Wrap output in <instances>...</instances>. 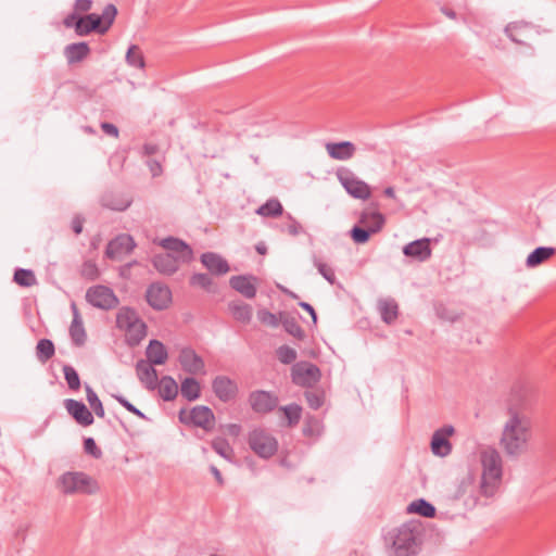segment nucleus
Masks as SVG:
<instances>
[{
    "label": "nucleus",
    "mask_w": 556,
    "mask_h": 556,
    "mask_svg": "<svg viewBox=\"0 0 556 556\" xmlns=\"http://www.w3.org/2000/svg\"><path fill=\"white\" fill-rule=\"evenodd\" d=\"M531 438V420L523 414L509 409V418L505 422L501 444L509 455H518L527 448Z\"/></svg>",
    "instance_id": "obj_1"
},
{
    "label": "nucleus",
    "mask_w": 556,
    "mask_h": 556,
    "mask_svg": "<svg viewBox=\"0 0 556 556\" xmlns=\"http://www.w3.org/2000/svg\"><path fill=\"white\" fill-rule=\"evenodd\" d=\"M480 462L482 465L480 490L484 496L491 497L497 492L502 482V457L495 448L488 447L481 451Z\"/></svg>",
    "instance_id": "obj_2"
},
{
    "label": "nucleus",
    "mask_w": 556,
    "mask_h": 556,
    "mask_svg": "<svg viewBox=\"0 0 556 556\" xmlns=\"http://www.w3.org/2000/svg\"><path fill=\"white\" fill-rule=\"evenodd\" d=\"M419 536V526L407 522L389 531L384 540L394 556H413L417 553Z\"/></svg>",
    "instance_id": "obj_3"
},
{
    "label": "nucleus",
    "mask_w": 556,
    "mask_h": 556,
    "mask_svg": "<svg viewBox=\"0 0 556 556\" xmlns=\"http://www.w3.org/2000/svg\"><path fill=\"white\" fill-rule=\"evenodd\" d=\"M58 485L66 495H92L100 491L98 481L83 471H66L60 476Z\"/></svg>",
    "instance_id": "obj_4"
},
{
    "label": "nucleus",
    "mask_w": 556,
    "mask_h": 556,
    "mask_svg": "<svg viewBox=\"0 0 556 556\" xmlns=\"http://www.w3.org/2000/svg\"><path fill=\"white\" fill-rule=\"evenodd\" d=\"M250 448L262 458H269L278 451V441L264 429H254L249 433Z\"/></svg>",
    "instance_id": "obj_5"
},
{
    "label": "nucleus",
    "mask_w": 556,
    "mask_h": 556,
    "mask_svg": "<svg viewBox=\"0 0 556 556\" xmlns=\"http://www.w3.org/2000/svg\"><path fill=\"white\" fill-rule=\"evenodd\" d=\"M336 175L342 187L351 197L359 200L370 198V187L364 180L359 179L350 168L341 167L337 170Z\"/></svg>",
    "instance_id": "obj_6"
},
{
    "label": "nucleus",
    "mask_w": 556,
    "mask_h": 556,
    "mask_svg": "<svg viewBox=\"0 0 556 556\" xmlns=\"http://www.w3.org/2000/svg\"><path fill=\"white\" fill-rule=\"evenodd\" d=\"M321 371L319 367L311 362H298L291 368L292 382L302 388H313L319 382Z\"/></svg>",
    "instance_id": "obj_7"
},
{
    "label": "nucleus",
    "mask_w": 556,
    "mask_h": 556,
    "mask_svg": "<svg viewBox=\"0 0 556 556\" xmlns=\"http://www.w3.org/2000/svg\"><path fill=\"white\" fill-rule=\"evenodd\" d=\"M179 420L211 431L215 425V416L212 409L204 405L194 406L189 413L185 409L179 412Z\"/></svg>",
    "instance_id": "obj_8"
},
{
    "label": "nucleus",
    "mask_w": 556,
    "mask_h": 556,
    "mask_svg": "<svg viewBox=\"0 0 556 556\" xmlns=\"http://www.w3.org/2000/svg\"><path fill=\"white\" fill-rule=\"evenodd\" d=\"M86 300L92 306L106 311L118 304L113 290L102 285L90 287L86 292Z\"/></svg>",
    "instance_id": "obj_9"
},
{
    "label": "nucleus",
    "mask_w": 556,
    "mask_h": 556,
    "mask_svg": "<svg viewBox=\"0 0 556 556\" xmlns=\"http://www.w3.org/2000/svg\"><path fill=\"white\" fill-rule=\"evenodd\" d=\"M249 404L256 414H268L278 405V396L268 391L256 390L249 394Z\"/></svg>",
    "instance_id": "obj_10"
},
{
    "label": "nucleus",
    "mask_w": 556,
    "mask_h": 556,
    "mask_svg": "<svg viewBox=\"0 0 556 556\" xmlns=\"http://www.w3.org/2000/svg\"><path fill=\"white\" fill-rule=\"evenodd\" d=\"M507 37L517 45H528V40L538 34L536 27L528 22H511L505 27Z\"/></svg>",
    "instance_id": "obj_11"
},
{
    "label": "nucleus",
    "mask_w": 556,
    "mask_h": 556,
    "mask_svg": "<svg viewBox=\"0 0 556 556\" xmlns=\"http://www.w3.org/2000/svg\"><path fill=\"white\" fill-rule=\"evenodd\" d=\"M160 245L167 251V253L174 254L175 258L181 264H187L193 258V251L185 241L167 237L160 241Z\"/></svg>",
    "instance_id": "obj_12"
},
{
    "label": "nucleus",
    "mask_w": 556,
    "mask_h": 556,
    "mask_svg": "<svg viewBox=\"0 0 556 556\" xmlns=\"http://www.w3.org/2000/svg\"><path fill=\"white\" fill-rule=\"evenodd\" d=\"M147 301L150 306L155 309H164L172 302V292L169 288L163 283H151L146 293Z\"/></svg>",
    "instance_id": "obj_13"
},
{
    "label": "nucleus",
    "mask_w": 556,
    "mask_h": 556,
    "mask_svg": "<svg viewBox=\"0 0 556 556\" xmlns=\"http://www.w3.org/2000/svg\"><path fill=\"white\" fill-rule=\"evenodd\" d=\"M136 247L135 240L130 235L122 233L112 239L105 249V255L110 260L121 258L129 254Z\"/></svg>",
    "instance_id": "obj_14"
},
{
    "label": "nucleus",
    "mask_w": 556,
    "mask_h": 556,
    "mask_svg": "<svg viewBox=\"0 0 556 556\" xmlns=\"http://www.w3.org/2000/svg\"><path fill=\"white\" fill-rule=\"evenodd\" d=\"M178 362L184 371L190 375H204L205 364L200 355L191 348H184L178 356Z\"/></svg>",
    "instance_id": "obj_15"
},
{
    "label": "nucleus",
    "mask_w": 556,
    "mask_h": 556,
    "mask_svg": "<svg viewBox=\"0 0 556 556\" xmlns=\"http://www.w3.org/2000/svg\"><path fill=\"white\" fill-rule=\"evenodd\" d=\"M454 433L452 426H444L434 431L431 439V451L434 455L444 457L452 452V444L448 438Z\"/></svg>",
    "instance_id": "obj_16"
},
{
    "label": "nucleus",
    "mask_w": 556,
    "mask_h": 556,
    "mask_svg": "<svg viewBox=\"0 0 556 556\" xmlns=\"http://www.w3.org/2000/svg\"><path fill=\"white\" fill-rule=\"evenodd\" d=\"M212 388L215 395L224 403L232 401L238 394L237 383L226 376H217L212 382Z\"/></svg>",
    "instance_id": "obj_17"
},
{
    "label": "nucleus",
    "mask_w": 556,
    "mask_h": 556,
    "mask_svg": "<svg viewBox=\"0 0 556 556\" xmlns=\"http://www.w3.org/2000/svg\"><path fill=\"white\" fill-rule=\"evenodd\" d=\"M403 254L418 262L428 261L432 254L430 239L422 238L407 243L403 248Z\"/></svg>",
    "instance_id": "obj_18"
},
{
    "label": "nucleus",
    "mask_w": 556,
    "mask_h": 556,
    "mask_svg": "<svg viewBox=\"0 0 556 556\" xmlns=\"http://www.w3.org/2000/svg\"><path fill=\"white\" fill-rule=\"evenodd\" d=\"M65 408L73 418L81 426H90L93 422V416L87 406L79 401L67 399L64 402Z\"/></svg>",
    "instance_id": "obj_19"
},
{
    "label": "nucleus",
    "mask_w": 556,
    "mask_h": 556,
    "mask_svg": "<svg viewBox=\"0 0 556 556\" xmlns=\"http://www.w3.org/2000/svg\"><path fill=\"white\" fill-rule=\"evenodd\" d=\"M101 205L112 211H126L132 203V199L121 192L108 191L101 197Z\"/></svg>",
    "instance_id": "obj_20"
},
{
    "label": "nucleus",
    "mask_w": 556,
    "mask_h": 556,
    "mask_svg": "<svg viewBox=\"0 0 556 556\" xmlns=\"http://www.w3.org/2000/svg\"><path fill=\"white\" fill-rule=\"evenodd\" d=\"M154 365L143 359L136 365L138 379L148 390H154L157 387L159 377Z\"/></svg>",
    "instance_id": "obj_21"
},
{
    "label": "nucleus",
    "mask_w": 556,
    "mask_h": 556,
    "mask_svg": "<svg viewBox=\"0 0 556 556\" xmlns=\"http://www.w3.org/2000/svg\"><path fill=\"white\" fill-rule=\"evenodd\" d=\"M326 150L331 159L346 161L354 156L356 148L350 141H341L326 143Z\"/></svg>",
    "instance_id": "obj_22"
},
{
    "label": "nucleus",
    "mask_w": 556,
    "mask_h": 556,
    "mask_svg": "<svg viewBox=\"0 0 556 556\" xmlns=\"http://www.w3.org/2000/svg\"><path fill=\"white\" fill-rule=\"evenodd\" d=\"M152 264L160 274L173 275L178 270L181 263L175 258L174 254L162 253L153 257Z\"/></svg>",
    "instance_id": "obj_23"
},
{
    "label": "nucleus",
    "mask_w": 556,
    "mask_h": 556,
    "mask_svg": "<svg viewBox=\"0 0 556 556\" xmlns=\"http://www.w3.org/2000/svg\"><path fill=\"white\" fill-rule=\"evenodd\" d=\"M72 312H73V320L70 326V336L73 341V343L77 346H80L86 341V331L84 328L83 319L79 314V311L75 303H72L71 305Z\"/></svg>",
    "instance_id": "obj_24"
},
{
    "label": "nucleus",
    "mask_w": 556,
    "mask_h": 556,
    "mask_svg": "<svg viewBox=\"0 0 556 556\" xmlns=\"http://www.w3.org/2000/svg\"><path fill=\"white\" fill-rule=\"evenodd\" d=\"M146 355L148 358L147 362L153 365H163L168 358V353L165 345L159 340L150 341L146 351Z\"/></svg>",
    "instance_id": "obj_25"
},
{
    "label": "nucleus",
    "mask_w": 556,
    "mask_h": 556,
    "mask_svg": "<svg viewBox=\"0 0 556 556\" xmlns=\"http://www.w3.org/2000/svg\"><path fill=\"white\" fill-rule=\"evenodd\" d=\"M230 286L232 289L241 293L247 299H253L256 295V287L252 277L233 276L230 278Z\"/></svg>",
    "instance_id": "obj_26"
},
{
    "label": "nucleus",
    "mask_w": 556,
    "mask_h": 556,
    "mask_svg": "<svg viewBox=\"0 0 556 556\" xmlns=\"http://www.w3.org/2000/svg\"><path fill=\"white\" fill-rule=\"evenodd\" d=\"M202 264L213 274L223 275L229 270L228 263L219 255L207 252L201 256Z\"/></svg>",
    "instance_id": "obj_27"
},
{
    "label": "nucleus",
    "mask_w": 556,
    "mask_h": 556,
    "mask_svg": "<svg viewBox=\"0 0 556 556\" xmlns=\"http://www.w3.org/2000/svg\"><path fill=\"white\" fill-rule=\"evenodd\" d=\"M556 254V249L553 247H539L534 249L526 260L528 268H535Z\"/></svg>",
    "instance_id": "obj_28"
},
{
    "label": "nucleus",
    "mask_w": 556,
    "mask_h": 556,
    "mask_svg": "<svg viewBox=\"0 0 556 556\" xmlns=\"http://www.w3.org/2000/svg\"><path fill=\"white\" fill-rule=\"evenodd\" d=\"M378 309L381 319L388 324H393L399 316V305L393 299H382L378 302Z\"/></svg>",
    "instance_id": "obj_29"
},
{
    "label": "nucleus",
    "mask_w": 556,
    "mask_h": 556,
    "mask_svg": "<svg viewBox=\"0 0 556 556\" xmlns=\"http://www.w3.org/2000/svg\"><path fill=\"white\" fill-rule=\"evenodd\" d=\"M90 53L87 42L71 43L65 47L64 54L70 64L83 61Z\"/></svg>",
    "instance_id": "obj_30"
},
{
    "label": "nucleus",
    "mask_w": 556,
    "mask_h": 556,
    "mask_svg": "<svg viewBox=\"0 0 556 556\" xmlns=\"http://www.w3.org/2000/svg\"><path fill=\"white\" fill-rule=\"evenodd\" d=\"M102 18L97 14H88L84 17H79L76 23V31L78 35H87L90 31H101Z\"/></svg>",
    "instance_id": "obj_31"
},
{
    "label": "nucleus",
    "mask_w": 556,
    "mask_h": 556,
    "mask_svg": "<svg viewBox=\"0 0 556 556\" xmlns=\"http://www.w3.org/2000/svg\"><path fill=\"white\" fill-rule=\"evenodd\" d=\"M125 331L126 341L129 345L135 346L138 345L143 338L147 336V326L139 318L132 325H130Z\"/></svg>",
    "instance_id": "obj_32"
},
{
    "label": "nucleus",
    "mask_w": 556,
    "mask_h": 556,
    "mask_svg": "<svg viewBox=\"0 0 556 556\" xmlns=\"http://www.w3.org/2000/svg\"><path fill=\"white\" fill-rule=\"evenodd\" d=\"M232 317L242 324L250 323L252 318V307L242 301H232L228 304Z\"/></svg>",
    "instance_id": "obj_33"
},
{
    "label": "nucleus",
    "mask_w": 556,
    "mask_h": 556,
    "mask_svg": "<svg viewBox=\"0 0 556 556\" xmlns=\"http://www.w3.org/2000/svg\"><path fill=\"white\" fill-rule=\"evenodd\" d=\"M358 224L368 230L375 229L377 226H379V231H381L386 224V218L380 212L364 211L359 216Z\"/></svg>",
    "instance_id": "obj_34"
},
{
    "label": "nucleus",
    "mask_w": 556,
    "mask_h": 556,
    "mask_svg": "<svg viewBox=\"0 0 556 556\" xmlns=\"http://www.w3.org/2000/svg\"><path fill=\"white\" fill-rule=\"evenodd\" d=\"M159 393L164 401H173L178 394V384L170 376H164L157 382Z\"/></svg>",
    "instance_id": "obj_35"
},
{
    "label": "nucleus",
    "mask_w": 556,
    "mask_h": 556,
    "mask_svg": "<svg viewBox=\"0 0 556 556\" xmlns=\"http://www.w3.org/2000/svg\"><path fill=\"white\" fill-rule=\"evenodd\" d=\"M181 395L188 401H195L201 394L200 383L192 377L185 378L180 386Z\"/></svg>",
    "instance_id": "obj_36"
},
{
    "label": "nucleus",
    "mask_w": 556,
    "mask_h": 556,
    "mask_svg": "<svg viewBox=\"0 0 556 556\" xmlns=\"http://www.w3.org/2000/svg\"><path fill=\"white\" fill-rule=\"evenodd\" d=\"M407 511L412 514H418L426 518H432L435 516V507L424 498L413 501L408 505Z\"/></svg>",
    "instance_id": "obj_37"
},
{
    "label": "nucleus",
    "mask_w": 556,
    "mask_h": 556,
    "mask_svg": "<svg viewBox=\"0 0 556 556\" xmlns=\"http://www.w3.org/2000/svg\"><path fill=\"white\" fill-rule=\"evenodd\" d=\"M282 212L283 207L280 201L275 198L267 200L256 210V214L263 217H278Z\"/></svg>",
    "instance_id": "obj_38"
},
{
    "label": "nucleus",
    "mask_w": 556,
    "mask_h": 556,
    "mask_svg": "<svg viewBox=\"0 0 556 556\" xmlns=\"http://www.w3.org/2000/svg\"><path fill=\"white\" fill-rule=\"evenodd\" d=\"M139 319L137 312L130 307H122L116 315V326L121 330L127 329Z\"/></svg>",
    "instance_id": "obj_39"
},
{
    "label": "nucleus",
    "mask_w": 556,
    "mask_h": 556,
    "mask_svg": "<svg viewBox=\"0 0 556 556\" xmlns=\"http://www.w3.org/2000/svg\"><path fill=\"white\" fill-rule=\"evenodd\" d=\"M379 232V226H377L375 229H365L362 225H355L351 231H350V236L352 238V240L357 243V244H364L366 242H368V240L370 239V237L372 235H376Z\"/></svg>",
    "instance_id": "obj_40"
},
{
    "label": "nucleus",
    "mask_w": 556,
    "mask_h": 556,
    "mask_svg": "<svg viewBox=\"0 0 556 556\" xmlns=\"http://www.w3.org/2000/svg\"><path fill=\"white\" fill-rule=\"evenodd\" d=\"M54 344L49 339H40L36 346L37 358L41 363H46L54 355Z\"/></svg>",
    "instance_id": "obj_41"
},
{
    "label": "nucleus",
    "mask_w": 556,
    "mask_h": 556,
    "mask_svg": "<svg viewBox=\"0 0 556 556\" xmlns=\"http://www.w3.org/2000/svg\"><path fill=\"white\" fill-rule=\"evenodd\" d=\"M126 62L129 66L136 67V68H143L144 67V58L142 54L141 49L136 46L131 45L126 53Z\"/></svg>",
    "instance_id": "obj_42"
},
{
    "label": "nucleus",
    "mask_w": 556,
    "mask_h": 556,
    "mask_svg": "<svg viewBox=\"0 0 556 556\" xmlns=\"http://www.w3.org/2000/svg\"><path fill=\"white\" fill-rule=\"evenodd\" d=\"M14 281L21 287H31L37 283L36 276L33 270L18 268L14 271Z\"/></svg>",
    "instance_id": "obj_43"
},
{
    "label": "nucleus",
    "mask_w": 556,
    "mask_h": 556,
    "mask_svg": "<svg viewBox=\"0 0 556 556\" xmlns=\"http://www.w3.org/2000/svg\"><path fill=\"white\" fill-rule=\"evenodd\" d=\"M212 448L227 460H231L233 456V448L229 442L224 438H216L212 441Z\"/></svg>",
    "instance_id": "obj_44"
},
{
    "label": "nucleus",
    "mask_w": 556,
    "mask_h": 556,
    "mask_svg": "<svg viewBox=\"0 0 556 556\" xmlns=\"http://www.w3.org/2000/svg\"><path fill=\"white\" fill-rule=\"evenodd\" d=\"M86 395H87V401H88L90 407L93 409L94 414L98 417L103 418L105 413H104L102 402L100 401L97 393L89 386H86Z\"/></svg>",
    "instance_id": "obj_45"
},
{
    "label": "nucleus",
    "mask_w": 556,
    "mask_h": 556,
    "mask_svg": "<svg viewBox=\"0 0 556 556\" xmlns=\"http://www.w3.org/2000/svg\"><path fill=\"white\" fill-rule=\"evenodd\" d=\"M80 276L87 280L93 281L99 278L100 270L94 261L87 260L81 264Z\"/></svg>",
    "instance_id": "obj_46"
},
{
    "label": "nucleus",
    "mask_w": 556,
    "mask_h": 556,
    "mask_svg": "<svg viewBox=\"0 0 556 556\" xmlns=\"http://www.w3.org/2000/svg\"><path fill=\"white\" fill-rule=\"evenodd\" d=\"M63 374L68 388L73 391H77L80 388V379L74 367L71 365L63 366Z\"/></svg>",
    "instance_id": "obj_47"
},
{
    "label": "nucleus",
    "mask_w": 556,
    "mask_h": 556,
    "mask_svg": "<svg viewBox=\"0 0 556 556\" xmlns=\"http://www.w3.org/2000/svg\"><path fill=\"white\" fill-rule=\"evenodd\" d=\"M116 14H117V9L114 4L110 3V4L105 5L102 14L99 15V17L102 18L101 33H104L109 29V27L113 24Z\"/></svg>",
    "instance_id": "obj_48"
},
{
    "label": "nucleus",
    "mask_w": 556,
    "mask_h": 556,
    "mask_svg": "<svg viewBox=\"0 0 556 556\" xmlns=\"http://www.w3.org/2000/svg\"><path fill=\"white\" fill-rule=\"evenodd\" d=\"M277 357L280 363L285 365L292 364L296 359V351L289 345H281L276 351Z\"/></svg>",
    "instance_id": "obj_49"
},
{
    "label": "nucleus",
    "mask_w": 556,
    "mask_h": 556,
    "mask_svg": "<svg viewBox=\"0 0 556 556\" xmlns=\"http://www.w3.org/2000/svg\"><path fill=\"white\" fill-rule=\"evenodd\" d=\"M290 426L296 425L301 419L302 408L298 404H290L280 408Z\"/></svg>",
    "instance_id": "obj_50"
},
{
    "label": "nucleus",
    "mask_w": 556,
    "mask_h": 556,
    "mask_svg": "<svg viewBox=\"0 0 556 556\" xmlns=\"http://www.w3.org/2000/svg\"><path fill=\"white\" fill-rule=\"evenodd\" d=\"M304 396H305V400H306L309 408H312L314 410L319 409L325 402V396H324L323 392L306 391L304 393Z\"/></svg>",
    "instance_id": "obj_51"
},
{
    "label": "nucleus",
    "mask_w": 556,
    "mask_h": 556,
    "mask_svg": "<svg viewBox=\"0 0 556 556\" xmlns=\"http://www.w3.org/2000/svg\"><path fill=\"white\" fill-rule=\"evenodd\" d=\"M314 264L318 269V273L330 283L333 285L336 282V274L331 266L324 263L320 260H315Z\"/></svg>",
    "instance_id": "obj_52"
},
{
    "label": "nucleus",
    "mask_w": 556,
    "mask_h": 556,
    "mask_svg": "<svg viewBox=\"0 0 556 556\" xmlns=\"http://www.w3.org/2000/svg\"><path fill=\"white\" fill-rule=\"evenodd\" d=\"M190 285L193 287H200L204 290L210 291L213 285L212 278L207 274H194L190 278Z\"/></svg>",
    "instance_id": "obj_53"
},
{
    "label": "nucleus",
    "mask_w": 556,
    "mask_h": 556,
    "mask_svg": "<svg viewBox=\"0 0 556 556\" xmlns=\"http://www.w3.org/2000/svg\"><path fill=\"white\" fill-rule=\"evenodd\" d=\"M285 330L291 334L292 337L303 340L305 337V332L303 328L300 326V324L294 319H287L283 323Z\"/></svg>",
    "instance_id": "obj_54"
},
{
    "label": "nucleus",
    "mask_w": 556,
    "mask_h": 556,
    "mask_svg": "<svg viewBox=\"0 0 556 556\" xmlns=\"http://www.w3.org/2000/svg\"><path fill=\"white\" fill-rule=\"evenodd\" d=\"M84 450L87 454L93 456L94 458H100L102 456V451L98 447L96 441L92 438H87L84 440Z\"/></svg>",
    "instance_id": "obj_55"
},
{
    "label": "nucleus",
    "mask_w": 556,
    "mask_h": 556,
    "mask_svg": "<svg viewBox=\"0 0 556 556\" xmlns=\"http://www.w3.org/2000/svg\"><path fill=\"white\" fill-rule=\"evenodd\" d=\"M113 396L129 413H132L134 415H136L140 418H144V414L141 410H139L136 406H134L129 401H127L123 395H113Z\"/></svg>",
    "instance_id": "obj_56"
},
{
    "label": "nucleus",
    "mask_w": 556,
    "mask_h": 556,
    "mask_svg": "<svg viewBox=\"0 0 556 556\" xmlns=\"http://www.w3.org/2000/svg\"><path fill=\"white\" fill-rule=\"evenodd\" d=\"M257 316L261 323L277 326V317L273 313L262 309L258 312Z\"/></svg>",
    "instance_id": "obj_57"
},
{
    "label": "nucleus",
    "mask_w": 556,
    "mask_h": 556,
    "mask_svg": "<svg viewBox=\"0 0 556 556\" xmlns=\"http://www.w3.org/2000/svg\"><path fill=\"white\" fill-rule=\"evenodd\" d=\"M289 223L286 225V231L290 235V236H298L300 235L302 231H303V228L301 226L300 223H298L295 219L289 217Z\"/></svg>",
    "instance_id": "obj_58"
},
{
    "label": "nucleus",
    "mask_w": 556,
    "mask_h": 556,
    "mask_svg": "<svg viewBox=\"0 0 556 556\" xmlns=\"http://www.w3.org/2000/svg\"><path fill=\"white\" fill-rule=\"evenodd\" d=\"M100 127L104 134L111 137L117 138L119 135L118 128L114 124L103 122L101 123Z\"/></svg>",
    "instance_id": "obj_59"
},
{
    "label": "nucleus",
    "mask_w": 556,
    "mask_h": 556,
    "mask_svg": "<svg viewBox=\"0 0 556 556\" xmlns=\"http://www.w3.org/2000/svg\"><path fill=\"white\" fill-rule=\"evenodd\" d=\"M84 219L80 216H75L72 220V229L76 235L83 231Z\"/></svg>",
    "instance_id": "obj_60"
},
{
    "label": "nucleus",
    "mask_w": 556,
    "mask_h": 556,
    "mask_svg": "<svg viewBox=\"0 0 556 556\" xmlns=\"http://www.w3.org/2000/svg\"><path fill=\"white\" fill-rule=\"evenodd\" d=\"M91 8V1L90 0H76L75 2V9L80 12H87Z\"/></svg>",
    "instance_id": "obj_61"
},
{
    "label": "nucleus",
    "mask_w": 556,
    "mask_h": 556,
    "mask_svg": "<svg viewBox=\"0 0 556 556\" xmlns=\"http://www.w3.org/2000/svg\"><path fill=\"white\" fill-rule=\"evenodd\" d=\"M304 311H306L313 318V321L316 323L317 320V315H316V312L314 309V307L309 304V303H306V302H301L299 304Z\"/></svg>",
    "instance_id": "obj_62"
},
{
    "label": "nucleus",
    "mask_w": 556,
    "mask_h": 556,
    "mask_svg": "<svg viewBox=\"0 0 556 556\" xmlns=\"http://www.w3.org/2000/svg\"><path fill=\"white\" fill-rule=\"evenodd\" d=\"M142 150H143V154H144V155L150 156V155L155 154V153L157 152L159 148H157V146H156V144H154V143H146V144L143 146Z\"/></svg>",
    "instance_id": "obj_63"
},
{
    "label": "nucleus",
    "mask_w": 556,
    "mask_h": 556,
    "mask_svg": "<svg viewBox=\"0 0 556 556\" xmlns=\"http://www.w3.org/2000/svg\"><path fill=\"white\" fill-rule=\"evenodd\" d=\"M210 470L211 472L213 473V476L215 477L216 481L218 482V484H223L224 483V480H223V477H222V473L220 471L218 470L217 467H215L214 465H212L210 467Z\"/></svg>",
    "instance_id": "obj_64"
}]
</instances>
